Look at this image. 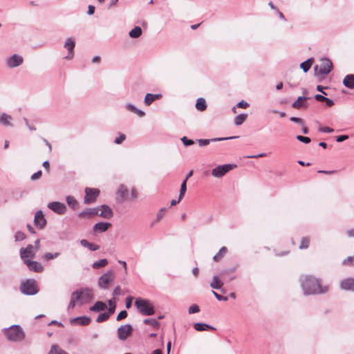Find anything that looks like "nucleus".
Listing matches in <instances>:
<instances>
[{"instance_id": "nucleus-1", "label": "nucleus", "mask_w": 354, "mask_h": 354, "mask_svg": "<svg viewBox=\"0 0 354 354\" xmlns=\"http://www.w3.org/2000/svg\"><path fill=\"white\" fill-rule=\"evenodd\" d=\"M299 281L305 295L322 294L328 291V287L322 286L320 281L313 276H301Z\"/></svg>"}, {"instance_id": "nucleus-2", "label": "nucleus", "mask_w": 354, "mask_h": 354, "mask_svg": "<svg viewBox=\"0 0 354 354\" xmlns=\"http://www.w3.org/2000/svg\"><path fill=\"white\" fill-rule=\"evenodd\" d=\"M3 333L10 342H20L25 337V333L19 325H12L4 328Z\"/></svg>"}, {"instance_id": "nucleus-3", "label": "nucleus", "mask_w": 354, "mask_h": 354, "mask_svg": "<svg viewBox=\"0 0 354 354\" xmlns=\"http://www.w3.org/2000/svg\"><path fill=\"white\" fill-rule=\"evenodd\" d=\"M135 306L139 313L143 315L149 316L155 314L154 306L148 299L138 298L135 301Z\"/></svg>"}, {"instance_id": "nucleus-4", "label": "nucleus", "mask_w": 354, "mask_h": 354, "mask_svg": "<svg viewBox=\"0 0 354 354\" xmlns=\"http://www.w3.org/2000/svg\"><path fill=\"white\" fill-rule=\"evenodd\" d=\"M19 289L21 293L26 295H35L39 290L37 281L34 279H28L22 281Z\"/></svg>"}, {"instance_id": "nucleus-5", "label": "nucleus", "mask_w": 354, "mask_h": 354, "mask_svg": "<svg viewBox=\"0 0 354 354\" xmlns=\"http://www.w3.org/2000/svg\"><path fill=\"white\" fill-rule=\"evenodd\" d=\"M78 296L79 304L82 305L89 302L93 298V293L91 289L88 288H80L73 292Z\"/></svg>"}, {"instance_id": "nucleus-6", "label": "nucleus", "mask_w": 354, "mask_h": 354, "mask_svg": "<svg viewBox=\"0 0 354 354\" xmlns=\"http://www.w3.org/2000/svg\"><path fill=\"white\" fill-rule=\"evenodd\" d=\"M235 167H236V165L233 164H225L218 165L212 170V175L216 178H221L227 172Z\"/></svg>"}, {"instance_id": "nucleus-7", "label": "nucleus", "mask_w": 354, "mask_h": 354, "mask_svg": "<svg viewBox=\"0 0 354 354\" xmlns=\"http://www.w3.org/2000/svg\"><path fill=\"white\" fill-rule=\"evenodd\" d=\"M114 279V272L109 270L103 274L98 279V286L102 289H107L109 283L112 282Z\"/></svg>"}, {"instance_id": "nucleus-8", "label": "nucleus", "mask_w": 354, "mask_h": 354, "mask_svg": "<svg viewBox=\"0 0 354 354\" xmlns=\"http://www.w3.org/2000/svg\"><path fill=\"white\" fill-rule=\"evenodd\" d=\"M36 251L32 245H28L26 248L20 249V257L24 263H26L34 258Z\"/></svg>"}, {"instance_id": "nucleus-9", "label": "nucleus", "mask_w": 354, "mask_h": 354, "mask_svg": "<svg viewBox=\"0 0 354 354\" xmlns=\"http://www.w3.org/2000/svg\"><path fill=\"white\" fill-rule=\"evenodd\" d=\"M6 66L10 68H14L21 66L24 62L22 56L18 54H14L8 57L5 60Z\"/></svg>"}, {"instance_id": "nucleus-10", "label": "nucleus", "mask_w": 354, "mask_h": 354, "mask_svg": "<svg viewBox=\"0 0 354 354\" xmlns=\"http://www.w3.org/2000/svg\"><path fill=\"white\" fill-rule=\"evenodd\" d=\"M100 191L98 189L86 187L85 189V196L84 202L85 204H90L95 201L99 196Z\"/></svg>"}, {"instance_id": "nucleus-11", "label": "nucleus", "mask_w": 354, "mask_h": 354, "mask_svg": "<svg viewBox=\"0 0 354 354\" xmlns=\"http://www.w3.org/2000/svg\"><path fill=\"white\" fill-rule=\"evenodd\" d=\"M132 332L133 327L131 324L122 325L118 328V337L120 340H125L131 335Z\"/></svg>"}, {"instance_id": "nucleus-12", "label": "nucleus", "mask_w": 354, "mask_h": 354, "mask_svg": "<svg viewBox=\"0 0 354 354\" xmlns=\"http://www.w3.org/2000/svg\"><path fill=\"white\" fill-rule=\"evenodd\" d=\"M333 66L330 59L324 57L321 59V65L318 70L319 75H327L333 70Z\"/></svg>"}, {"instance_id": "nucleus-13", "label": "nucleus", "mask_w": 354, "mask_h": 354, "mask_svg": "<svg viewBox=\"0 0 354 354\" xmlns=\"http://www.w3.org/2000/svg\"><path fill=\"white\" fill-rule=\"evenodd\" d=\"M47 206L50 210L59 215L64 214L66 210V205L64 203L57 201L50 202Z\"/></svg>"}, {"instance_id": "nucleus-14", "label": "nucleus", "mask_w": 354, "mask_h": 354, "mask_svg": "<svg viewBox=\"0 0 354 354\" xmlns=\"http://www.w3.org/2000/svg\"><path fill=\"white\" fill-rule=\"evenodd\" d=\"M35 225L39 229H42L46 224V220L41 210H39L36 212L34 219Z\"/></svg>"}, {"instance_id": "nucleus-15", "label": "nucleus", "mask_w": 354, "mask_h": 354, "mask_svg": "<svg viewBox=\"0 0 354 354\" xmlns=\"http://www.w3.org/2000/svg\"><path fill=\"white\" fill-rule=\"evenodd\" d=\"M99 212V207H91L86 208L79 213L78 216L80 218H90L93 216L97 215Z\"/></svg>"}, {"instance_id": "nucleus-16", "label": "nucleus", "mask_w": 354, "mask_h": 354, "mask_svg": "<svg viewBox=\"0 0 354 354\" xmlns=\"http://www.w3.org/2000/svg\"><path fill=\"white\" fill-rule=\"evenodd\" d=\"M100 213L99 216L106 219H109L113 217V212L112 209L107 205H102L98 207Z\"/></svg>"}, {"instance_id": "nucleus-17", "label": "nucleus", "mask_w": 354, "mask_h": 354, "mask_svg": "<svg viewBox=\"0 0 354 354\" xmlns=\"http://www.w3.org/2000/svg\"><path fill=\"white\" fill-rule=\"evenodd\" d=\"M308 97L304 96H299L292 104V107L294 109H299L302 108H307L308 104L307 100Z\"/></svg>"}, {"instance_id": "nucleus-18", "label": "nucleus", "mask_w": 354, "mask_h": 354, "mask_svg": "<svg viewBox=\"0 0 354 354\" xmlns=\"http://www.w3.org/2000/svg\"><path fill=\"white\" fill-rule=\"evenodd\" d=\"M91 322V318L86 316L77 317L70 320L72 325L87 326Z\"/></svg>"}, {"instance_id": "nucleus-19", "label": "nucleus", "mask_w": 354, "mask_h": 354, "mask_svg": "<svg viewBox=\"0 0 354 354\" xmlns=\"http://www.w3.org/2000/svg\"><path fill=\"white\" fill-rule=\"evenodd\" d=\"M237 136H231L228 138H212V139H199L197 140V142L201 147H204L207 145H209L211 142H218V141H222L225 140H231L236 138Z\"/></svg>"}, {"instance_id": "nucleus-20", "label": "nucleus", "mask_w": 354, "mask_h": 354, "mask_svg": "<svg viewBox=\"0 0 354 354\" xmlns=\"http://www.w3.org/2000/svg\"><path fill=\"white\" fill-rule=\"evenodd\" d=\"M24 263L28 266L30 270L35 272H41L44 270V266L36 261L30 260Z\"/></svg>"}, {"instance_id": "nucleus-21", "label": "nucleus", "mask_w": 354, "mask_h": 354, "mask_svg": "<svg viewBox=\"0 0 354 354\" xmlns=\"http://www.w3.org/2000/svg\"><path fill=\"white\" fill-rule=\"evenodd\" d=\"M340 286L343 290L354 291V278L348 277L343 279L340 283Z\"/></svg>"}, {"instance_id": "nucleus-22", "label": "nucleus", "mask_w": 354, "mask_h": 354, "mask_svg": "<svg viewBox=\"0 0 354 354\" xmlns=\"http://www.w3.org/2000/svg\"><path fill=\"white\" fill-rule=\"evenodd\" d=\"M111 224L110 223L106 222H99L94 225L93 231L95 232H106L110 227Z\"/></svg>"}, {"instance_id": "nucleus-23", "label": "nucleus", "mask_w": 354, "mask_h": 354, "mask_svg": "<svg viewBox=\"0 0 354 354\" xmlns=\"http://www.w3.org/2000/svg\"><path fill=\"white\" fill-rule=\"evenodd\" d=\"M162 94L157 93V94H152V93H147L145 99H144V103L147 106L151 105L155 100L160 99L162 97Z\"/></svg>"}, {"instance_id": "nucleus-24", "label": "nucleus", "mask_w": 354, "mask_h": 354, "mask_svg": "<svg viewBox=\"0 0 354 354\" xmlns=\"http://www.w3.org/2000/svg\"><path fill=\"white\" fill-rule=\"evenodd\" d=\"M342 84L345 87L349 89H354V75H346L343 79Z\"/></svg>"}, {"instance_id": "nucleus-25", "label": "nucleus", "mask_w": 354, "mask_h": 354, "mask_svg": "<svg viewBox=\"0 0 354 354\" xmlns=\"http://www.w3.org/2000/svg\"><path fill=\"white\" fill-rule=\"evenodd\" d=\"M194 328L197 331L216 330V328L214 326L201 322L195 323L194 324Z\"/></svg>"}, {"instance_id": "nucleus-26", "label": "nucleus", "mask_w": 354, "mask_h": 354, "mask_svg": "<svg viewBox=\"0 0 354 354\" xmlns=\"http://www.w3.org/2000/svg\"><path fill=\"white\" fill-rule=\"evenodd\" d=\"M12 118L10 115H8L6 113H3L0 115V124L6 127H13L12 123L11 122Z\"/></svg>"}, {"instance_id": "nucleus-27", "label": "nucleus", "mask_w": 354, "mask_h": 354, "mask_svg": "<svg viewBox=\"0 0 354 354\" xmlns=\"http://www.w3.org/2000/svg\"><path fill=\"white\" fill-rule=\"evenodd\" d=\"M107 308L106 304L103 302L98 301L95 304L90 307L89 310L93 312L103 311Z\"/></svg>"}, {"instance_id": "nucleus-28", "label": "nucleus", "mask_w": 354, "mask_h": 354, "mask_svg": "<svg viewBox=\"0 0 354 354\" xmlns=\"http://www.w3.org/2000/svg\"><path fill=\"white\" fill-rule=\"evenodd\" d=\"M126 108L127 110L137 114L140 118L145 115V113L142 110L138 109L131 103H127L126 104Z\"/></svg>"}, {"instance_id": "nucleus-29", "label": "nucleus", "mask_w": 354, "mask_h": 354, "mask_svg": "<svg viewBox=\"0 0 354 354\" xmlns=\"http://www.w3.org/2000/svg\"><path fill=\"white\" fill-rule=\"evenodd\" d=\"M314 59L313 57L308 58L306 61L301 63L300 68L303 70L304 73H307L311 68Z\"/></svg>"}, {"instance_id": "nucleus-30", "label": "nucleus", "mask_w": 354, "mask_h": 354, "mask_svg": "<svg viewBox=\"0 0 354 354\" xmlns=\"http://www.w3.org/2000/svg\"><path fill=\"white\" fill-rule=\"evenodd\" d=\"M80 244L83 247L87 248L91 251H96L100 248V246L98 245L90 243L86 239H82L80 241Z\"/></svg>"}, {"instance_id": "nucleus-31", "label": "nucleus", "mask_w": 354, "mask_h": 354, "mask_svg": "<svg viewBox=\"0 0 354 354\" xmlns=\"http://www.w3.org/2000/svg\"><path fill=\"white\" fill-rule=\"evenodd\" d=\"M75 46V41L73 37L66 39L64 47L68 50V52L71 53Z\"/></svg>"}, {"instance_id": "nucleus-32", "label": "nucleus", "mask_w": 354, "mask_h": 354, "mask_svg": "<svg viewBox=\"0 0 354 354\" xmlns=\"http://www.w3.org/2000/svg\"><path fill=\"white\" fill-rule=\"evenodd\" d=\"M223 286V282H222L219 279V277L214 276L213 277L212 281L210 283L211 288H212L214 289L219 290L222 288Z\"/></svg>"}, {"instance_id": "nucleus-33", "label": "nucleus", "mask_w": 354, "mask_h": 354, "mask_svg": "<svg viewBox=\"0 0 354 354\" xmlns=\"http://www.w3.org/2000/svg\"><path fill=\"white\" fill-rule=\"evenodd\" d=\"M142 33V28L139 26H136L131 30L129 31V35L131 38L136 39L140 37Z\"/></svg>"}, {"instance_id": "nucleus-34", "label": "nucleus", "mask_w": 354, "mask_h": 354, "mask_svg": "<svg viewBox=\"0 0 354 354\" xmlns=\"http://www.w3.org/2000/svg\"><path fill=\"white\" fill-rule=\"evenodd\" d=\"M118 194L120 196L121 201L125 199L128 196V189L124 185H120L118 189Z\"/></svg>"}, {"instance_id": "nucleus-35", "label": "nucleus", "mask_w": 354, "mask_h": 354, "mask_svg": "<svg viewBox=\"0 0 354 354\" xmlns=\"http://www.w3.org/2000/svg\"><path fill=\"white\" fill-rule=\"evenodd\" d=\"M227 249L226 247L223 246L221 248L219 251L214 256L213 259L216 262H218L221 260L223 256L227 253Z\"/></svg>"}, {"instance_id": "nucleus-36", "label": "nucleus", "mask_w": 354, "mask_h": 354, "mask_svg": "<svg viewBox=\"0 0 354 354\" xmlns=\"http://www.w3.org/2000/svg\"><path fill=\"white\" fill-rule=\"evenodd\" d=\"M196 108L198 111H203L207 109V104L204 98L199 97L196 100Z\"/></svg>"}, {"instance_id": "nucleus-37", "label": "nucleus", "mask_w": 354, "mask_h": 354, "mask_svg": "<svg viewBox=\"0 0 354 354\" xmlns=\"http://www.w3.org/2000/svg\"><path fill=\"white\" fill-rule=\"evenodd\" d=\"M66 201L69 207L73 209H75L78 206V202L77 200L72 196H68L66 198Z\"/></svg>"}, {"instance_id": "nucleus-38", "label": "nucleus", "mask_w": 354, "mask_h": 354, "mask_svg": "<svg viewBox=\"0 0 354 354\" xmlns=\"http://www.w3.org/2000/svg\"><path fill=\"white\" fill-rule=\"evenodd\" d=\"M248 115L245 113H241L237 115L234 119V124L237 126L241 125L247 119Z\"/></svg>"}, {"instance_id": "nucleus-39", "label": "nucleus", "mask_w": 354, "mask_h": 354, "mask_svg": "<svg viewBox=\"0 0 354 354\" xmlns=\"http://www.w3.org/2000/svg\"><path fill=\"white\" fill-rule=\"evenodd\" d=\"M77 294H74L73 292L71 294V301L69 302V304L68 306V310L73 309L75 306L76 304H79V300H78V296L76 295Z\"/></svg>"}, {"instance_id": "nucleus-40", "label": "nucleus", "mask_w": 354, "mask_h": 354, "mask_svg": "<svg viewBox=\"0 0 354 354\" xmlns=\"http://www.w3.org/2000/svg\"><path fill=\"white\" fill-rule=\"evenodd\" d=\"M108 264V260L106 259H102L99 261L94 262L92 264V268L94 269H98L106 266Z\"/></svg>"}, {"instance_id": "nucleus-41", "label": "nucleus", "mask_w": 354, "mask_h": 354, "mask_svg": "<svg viewBox=\"0 0 354 354\" xmlns=\"http://www.w3.org/2000/svg\"><path fill=\"white\" fill-rule=\"evenodd\" d=\"M59 256H60L59 252H55V253L47 252V253H45L42 256V259L44 261H49L52 259L57 258Z\"/></svg>"}, {"instance_id": "nucleus-42", "label": "nucleus", "mask_w": 354, "mask_h": 354, "mask_svg": "<svg viewBox=\"0 0 354 354\" xmlns=\"http://www.w3.org/2000/svg\"><path fill=\"white\" fill-rule=\"evenodd\" d=\"M48 354H68L65 351L59 348L57 345H53Z\"/></svg>"}, {"instance_id": "nucleus-43", "label": "nucleus", "mask_w": 354, "mask_h": 354, "mask_svg": "<svg viewBox=\"0 0 354 354\" xmlns=\"http://www.w3.org/2000/svg\"><path fill=\"white\" fill-rule=\"evenodd\" d=\"M108 304L109 306V308L108 309V313L110 314V315H112L115 313V308H116V305H115V298H113L111 299H109L108 301Z\"/></svg>"}, {"instance_id": "nucleus-44", "label": "nucleus", "mask_w": 354, "mask_h": 354, "mask_svg": "<svg viewBox=\"0 0 354 354\" xmlns=\"http://www.w3.org/2000/svg\"><path fill=\"white\" fill-rule=\"evenodd\" d=\"M187 191V180H184L180 185V192H179V200H182L184 197Z\"/></svg>"}, {"instance_id": "nucleus-45", "label": "nucleus", "mask_w": 354, "mask_h": 354, "mask_svg": "<svg viewBox=\"0 0 354 354\" xmlns=\"http://www.w3.org/2000/svg\"><path fill=\"white\" fill-rule=\"evenodd\" d=\"M110 315H111L108 312L102 313L97 316L96 322L98 323L104 322L109 319Z\"/></svg>"}, {"instance_id": "nucleus-46", "label": "nucleus", "mask_w": 354, "mask_h": 354, "mask_svg": "<svg viewBox=\"0 0 354 354\" xmlns=\"http://www.w3.org/2000/svg\"><path fill=\"white\" fill-rule=\"evenodd\" d=\"M145 324H149L156 328L160 326V323L155 319H145L143 320Z\"/></svg>"}, {"instance_id": "nucleus-47", "label": "nucleus", "mask_w": 354, "mask_h": 354, "mask_svg": "<svg viewBox=\"0 0 354 354\" xmlns=\"http://www.w3.org/2000/svg\"><path fill=\"white\" fill-rule=\"evenodd\" d=\"M310 243V239L308 237H304L301 239V244L299 245L300 249H306L308 248Z\"/></svg>"}, {"instance_id": "nucleus-48", "label": "nucleus", "mask_w": 354, "mask_h": 354, "mask_svg": "<svg viewBox=\"0 0 354 354\" xmlns=\"http://www.w3.org/2000/svg\"><path fill=\"white\" fill-rule=\"evenodd\" d=\"M200 312V308L197 304H193L188 309L189 314H194Z\"/></svg>"}, {"instance_id": "nucleus-49", "label": "nucleus", "mask_w": 354, "mask_h": 354, "mask_svg": "<svg viewBox=\"0 0 354 354\" xmlns=\"http://www.w3.org/2000/svg\"><path fill=\"white\" fill-rule=\"evenodd\" d=\"M26 238V235L24 232L18 231L15 233V241H23Z\"/></svg>"}, {"instance_id": "nucleus-50", "label": "nucleus", "mask_w": 354, "mask_h": 354, "mask_svg": "<svg viewBox=\"0 0 354 354\" xmlns=\"http://www.w3.org/2000/svg\"><path fill=\"white\" fill-rule=\"evenodd\" d=\"M296 138L297 140H299L301 142H304L305 144H308L311 141V140L309 137H306V136H300V135L297 136Z\"/></svg>"}, {"instance_id": "nucleus-51", "label": "nucleus", "mask_w": 354, "mask_h": 354, "mask_svg": "<svg viewBox=\"0 0 354 354\" xmlns=\"http://www.w3.org/2000/svg\"><path fill=\"white\" fill-rule=\"evenodd\" d=\"M126 139V136L124 133H119V136L114 140V142L117 145L121 144Z\"/></svg>"}, {"instance_id": "nucleus-52", "label": "nucleus", "mask_w": 354, "mask_h": 354, "mask_svg": "<svg viewBox=\"0 0 354 354\" xmlns=\"http://www.w3.org/2000/svg\"><path fill=\"white\" fill-rule=\"evenodd\" d=\"M342 263L344 265H349V266H354V256L353 257H348L346 259H345Z\"/></svg>"}, {"instance_id": "nucleus-53", "label": "nucleus", "mask_w": 354, "mask_h": 354, "mask_svg": "<svg viewBox=\"0 0 354 354\" xmlns=\"http://www.w3.org/2000/svg\"><path fill=\"white\" fill-rule=\"evenodd\" d=\"M181 141L185 146H190L194 143V140L187 138L186 136H184L181 138Z\"/></svg>"}, {"instance_id": "nucleus-54", "label": "nucleus", "mask_w": 354, "mask_h": 354, "mask_svg": "<svg viewBox=\"0 0 354 354\" xmlns=\"http://www.w3.org/2000/svg\"><path fill=\"white\" fill-rule=\"evenodd\" d=\"M212 293L214 294V295L215 296V297L218 300V301H227L228 298L227 297H225V296H223L221 295H219L216 292L212 290Z\"/></svg>"}, {"instance_id": "nucleus-55", "label": "nucleus", "mask_w": 354, "mask_h": 354, "mask_svg": "<svg viewBox=\"0 0 354 354\" xmlns=\"http://www.w3.org/2000/svg\"><path fill=\"white\" fill-rule=\"evenodd\" d=\"M127 315H128V314H127V312L126 310H122V311H120V312L118 313V316H117L116 319H117L118 321H120V320H122V319H123L126 318V317H127Z\"/></svg>"}, {"instance_id": "nucleus-56", "label": "nucleus", "mask_w": 354, "mask_h": 354, "mask_svg": "<svg viewBox=\"0 0 354 354\" xmlns=\"http://www.w3.org/2000/svg\"><path fill=\"white\" fill-rule=\"evenodd\" d=\"M318 131L319 132H322V133H332L334 131V129L329 127H319Z\"/></svg>"}, {"instance_id": "nucleus-57", "label": "nucleus", "mask_w": 354, "mask_h": 354, "mask_svg": "<svg viewBox=\"0 0 354 354\" xmlns=\"http://www.w3.org/2000/svg\"><path fill=\"white\" fill-rule=\"evenodd\" d=\"M290 120L293 122H295V123H297V124H299L301 125H304V121L301 118H297V117H295V116H292L290 118Z\"/></svg>"}, {"instance_id": "nucleus-58", "label": "nucleus", "mask_w": 354, "mask_h": 354, "mask_svg": "<svg viewBox=\"0 0 354 354\" xmlns=\"http://www.w3.org/2000/svg\"><path fill=\"white\" fill-rule=\"evenodd\" d=\"M42 175V171L41 170H39L38 171L34 173L31 177H30V179L32 180H37L39 179Z\"/></svg>"}, {"instance_id": "nucleus-59", "label": "nucleus", "mask_w": 354, "mask_h": 354, "mask_svg": "<svg viewBox=\"0 0 354 354\" xmlns=\"http://www.w3.org/2000/svg\"><path fill=\"white\" fill-rule=\"evenodd\" d=\"M165 211V208H164V207L161 208L158 211V214L156 215V221H160L162 218V217L164 216Z\"/></svg>"}, {"instance_id": "nucleus-60", "label": "nucleus", "mask_w": 354, "mask_h": 354, "mask_svg": "<svg viewBox=\"0 0 354 354\" xmlns=\"http://www.w3.org/2000/svg\"><path fill=\"white\" fill-rule=\"evenodd\" d=\"M132 301H133V297H127L126 298V300H125V306H126V308H130L131 307V305H132Z\"/></svg>"}, {"instance_id": "nucleus-61", "label": "nucleus", "mask_w": 354, "mask_h": 354, "mask_svg": "<svg viewBox=\"0 0 354 354\" xmlns=\"http://www.w3.org/2000/svg\"><path fill=\"white\" fill-rule=\"evenodd\" d=\"M237 106L241 109H246L247 107L249 106V104L244 100H241L239 102H238Z\"/></svg>"}, {"instance_id": "nucleus-62", "label": "nucleus", "mask_w": 354, "mask_h": 354, "mask_svg": "<svg viewBox=\"0 0 354 354\" xmlns=\"http://www.w3.org/2000/svg\"><path fill=\"white\" fill-rule=\"evenodd\" d=\"M347 139H348V136L347 135H341L336 137V141L337 142H342Z\"/></svg>"}, {"instance_id": "nucleus-63", "label": "nucleus", "mask_w": 354, "mask_h": 354, "mask_svg": "<svg viewBox=\"0 0 354 354\" xmlns=\"http://www.w3.org/2000/svg\"><path fill=\"white\" fill-rule=\"evenodd\" d=\"M315 99L319 102H324L326 100V97L320 94H316L315 95Z\"/></svg>"}, {"instance_id": "nucleus-64", "label": "nucleus", "mask_w": 354, "mask_h": 354, "mask_svg": "<svg viewBox=\"0 0 354 354\" xmlns=\"http://www.w3.org/2000/svg\"><path fill=\"white\" fill-rule=\"evenodd\" d=\"M326 102L327 106H332L334 104V102L333 100L326 97V100H324Z\"/></svg>"}]
</instances>
